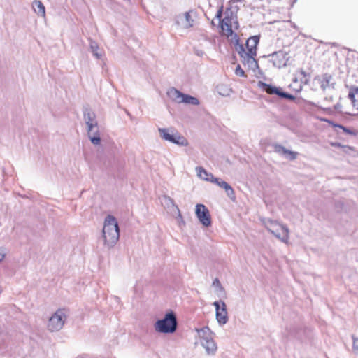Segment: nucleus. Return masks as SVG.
Wrapping results in <instances>:
<instances>
[{"instance_id":"f257e3e1","label":"nucleus","mask_w":358,"mask_h":358,"mask_svg":"<svg viewBox=\"0 0 358 358\" xmlns=\"http://www.w3.org/2000/svg\"><path fill=\"white\" fill-rule=\"evenodd\" d=\"M260 36H250L246 41L245 45L248 52H245L244 46H241L238 55L243 65H248V68L254 71L259 69V64L255 57L257 55V46L259 43Z\"/></svg>"},{"instance_id":"f03ea898","label":"nucleus","mask_w":358,"mask_h":358,"mask_svg":"<svg viewBox=\"0 0 358 358\" xmlns=\"http://www.w3.org/2000/svg\"><path fill=\"white\" fill-rule=\"evenodd\" d=\"M102 233L104 245L108 249L113 248L120 238L118 223L113 215H108L105 218Z\"/></svg>"},{"instance_id":"7ed1b4c3","label":"nucleus","mask_w":358,"mask_h":358,"mask_svg":"<svg viewBox=\"0 0 358 358\" xmlns=\"http://www.w3.org/2000/svg\"><path fill=\"white\" fill-rule=\"evenodd\" d=\"M154 326L156 331L159 333L173 334L178 327L176 313L173 310L166 312L164 317L157 320Z\"/></svg>"},{"instance_id":"20e7f679","label":"nucleus","mask_w":358,"mask_h":358,"mask_svg":"<svg viewBox=\"0 0 358 358\" xmlns=\"http://www.w3.org/2000/svg\"><path fill=\"white\" fill-rule=\"evenodd\" d=\"M158 131L160 137L166 141L180 146H187L188 145L186 138L173 128H159Z\"/></svg>"},{"instance_id":"39448f33","label":"nucleus","mask_w":358,"mask_h":358,"mask_svg":"<svg viewBox=\"0 0 358 358\" xmlns=\"http://www.w3.org/2000/svg\"><path fill=\"white\" fill-rule=\"evenodd\" d=\"M263 223L267 230L283 242L287 241L289 229L285 225H281L277 221L271 219H264Z\"/></svg>"},{"instance_id":"423d86ee","label":"nucleus","mask_w":358,"mask_h":358,"mask_svg":"<svg viewBox=\"0 0 358 358\" xmlns=\"http://www.w3.org/2000/svg\"><path fill=\"white\" fill-rule=\"evenodd\" d=\"M257 85L266 93L271 95H276L281 99H286L291 101H295L296 100V98L294 95L287 92H284L280 87H276L263 81H259Z\"/></svg>"},{"instance_id":"0eeeda50","label":"nucleus","mask_w":358,"mask_h":358,"mask_svg":"<svg viewBox=\"0 0 358 358\" xmlns=\"http://www.w3.org/2000/svg\"><path fill=\"white\" fill-rule=\"evenodd\" d=\"M66 320L65 309H58L49 319L48 327L51 331L60 330Z\"/></svg>"},{"instance_id":"6e6552de","label":"nucleus","mask_w":358,"mask_h":358,"mask_svg":"<svg viewBox=\"0 0 358 358\" xmlns=\"http://www.w3.org/2000/svg\"><path fill=\"white\" fill-rule=\"evenodd\" d=\"M83 120L87 125V131H92V128H97L98 122L96 113L92 110L89 104H85L82 108Z\"/></svg>"},{"instance_id":"1a4fd4ad","label":"nucleus","mask_w":358,"mask_h":358,"mask_svg":"<svg viewBox=\"0 0 358 358\" xmlns=\"http://www.w3.org/2000/svg\"><path fill=\"white\" fill-rule=\"evenodd\" d=\"M195 214L203 226L206 227L211 226L212 221L210 212L205 205L201 203L196 204Z\"/></svg>"},{"instance_id":"9d476101","label":"nucleus","mask_w":358,"mask_h":358,"mask_svg":"<svg viewBox=\"0 0 358 358\" xmlns=\"http://www.w3.org/2000/svg\"><path fill=\"white\" fill-rule=\"evenodd\" d=\"M213 305L215 308V316L217 322L220 325L225 324L229 320L225 302L222 300L216 301L213 302Z\"/></svg>"},{"instance_id":"9b49d317","label":"nucleus","mask_w":358,"mask_h":358,"mask_svg":"<svg viewBox=\"0 0 358 358\" xmlns=\"http://www.w3.org/2000/svg\"><path fill=\"white\" fill-rule=\"evenodd\" d=\"M288 53L282 50L273 52L268 55L271 57V62L273 66L278 68H281L287 66V62L289 60Z\"/></svg>"},{"instance_id":"f8f14e48","label":"nucleus","mask_w":358,"mask_h":358,"mask_svg":"<svg viewBox=\"0 0 358 358\" xmlns=\"http://www.w3.org/2000/svg\"><path fill=\"white\" fill-rule=\"evenodd\" d=\"M274 151L280 155L284 156L286 159L293 161L298 156V152L287 149L285 147L278 143L272 145Z\"/></svg>"},{"instance_id":"ddd939ff","label":"nucleus","mask_w":358,"mask_h":358,"mask_svg":"<svg viewBox=\"0 0 358 358\" xmlns=\"http://www.w3.org/2000/svg\"><path fill=\"white\" fill-rule=\"evenodd\" d=\"M213 183L217 185L221 188L224 189L227 194V196L232 200L234 201L236 199L235 192L231 186L228 184L227 182L223 180H220L219 178H213Z\"/></svg>"},{"instance_id":"4468645a","label":"nucleus","mask_w":358,"mask_h":358,"mask_svg":"<svg viewBox=\"0 0 358 358\" xmlns=\"http://www.w3.org/2000/svg\"><path fill=\"white\" fill-rule=\"evenodd\" d=\"M201 344L208 355H214L217 351V345L213 337H208V340H201Z\"/></svg>"},{"instance_id":"2eb2a0df","label":"nucleus","mask_w":358,"mask_h":358,"mask_svg":"<svg viewBox=\"0 0 358 358\" xmlns=\"http://www.w3.org/2000/svg\"><path fill=\"white\" fill-rule=\"evenodd\" d=\"M286 331L287 332V336H292L299 340L302 339V334L303 333V329L302 327L299 325H292L290 327H287Z\"/></svg>"},{"instance_id":"dca6fc26","label":"nucleus","mask_w":358,"mask_h":358,"mask_svg":"<svg viewBox=\"0 0 358 358\" xmlns=\"http://www.w3.org/2000/svg\"><path fill=\"white\" fill-rule=\"evenodd\" d=\"M87 136L93 145H98L101 143V139L99 125L97 126V128H92V131H87Z\"/></svg>"},{"instance_id":"f3484780","label":"nucleus","mask_w":358,"mask_h":358,"mask_svg":"<svg viewBox=\"0 0 358 358\" xmlns=\"http://www.w3.org/2000/svg\"><path fill=\"white\" fill-rule=\"evenodd\" d=\"M197 175L199 177L202 178L204 180L210 181L213 183V178H216L211 173H208L204 168L202 166H197L196 168Z\"/></svg>"},{"instance_id":"a211bd4d","label":"nucleus","mask_w":358,"mask_h":358,"mask_svg":"<svg viewBox=\"0 0 358 358\" xmlns=\"http://www.w3.org/2000/svg\"><path fill=\"white\" fill-rule=\"evenodd\" d=\"M348 98L350 99L353 107L358 109V87H350L348 93Z\"/></svg>"},{"instance_id":"6ab92c4d","label":"nucleus","mask_w":358,"mask_h":358,"mask_svg":"<svg viewBox=\"0 0 358 358\" xmlns=\"http://www.w3.org/2000/svg\"><path fill=\"white\" fill-rule=\"evenodd\" d=\"M333 79V76L329 73H324L322 75V80L321 82V88L323 90H325L327 87H332L333 89L335 87V83H331Z\"/></svg>"},{"instance_id":"aec40b11","label":"nucleus","mask_w":358,"mask_h":358,"mask_svg":"<svg viewBox=\"0 0 358 358\" xmlns=\"http://www.w3.org/2000/svg\"><path fill=\"white\" fill-rule=\"evenodd\" d=\"M184 93L181 92L178 90L171 87L168 92V96L175 102L180 103V100L182 99Z\"/></svg>"},{"instance_id":"412c9836","label":"nucleus","mask_w":358,"mask_h":358,"mask_svg":"<svg viewBox=\"0 0 358 358\" xmlns=\"http://www.w3.org/2000/svg\"><path fill=\"white\" fill-rule=\"evenodd\" d=\"M180 103L197 106L199 104V101L196 97L192 96L189 94H183L182 99L180 100Z\"/></svg>"},{"instance_id":"4be33fe9","label":"nucleus","mask_w":358,"mask_h":358,"mask_svg":"<svg viewBox=\"0 0 358 358\" xmlns=\"http://www.w3.org/2000/svg\"><path fill=\"white\" fill-rule=\"evenodd\" d=\"M32 6L34 11L41 16L45 15V8L44 5L41 1L34 0L32 3Z\"/></svg>"},{"instance_id":"5701e85b","label":"nucleus","mask_w":358,"mask_h":358,"mask_svg":"<svg viewBox=\"0 0 358 358\" xmlns=\"http://www.w3.org/2000/svg\"><path fill=\"white\" fill-rule=\"evenodd\" d=\"M327 122L331 124L333 127H338V128H340L341 129L344 133L347 134H349V135H351V136H356L357 135V131L354 129H351L348 127H344L343 125L342 124H339L338 123H335L334 122L331 121V120H327Z\"/></svg>"},{"instance_id":"b1692460","label":"nucleus","mask_w":358,"mask_h":358,"mask_svg":"<svg viewBox=\"0 0 358 358\" xmlns=\"http://www.w3.org/2000/svg\"><path fill=\"white\" fill-rule=\"evenodd\" d=\"M199 334L201 340H208V337H212L213 332L208 327H204L200 329H196Z\"/></svg>"},{"instance_id":"393cba45","label":"nucleus","mask_w":358,"mask_h":358,"mask_svg":"<svg viewBox=\"0 0 358 358\" xmlns=\"http://www.w3.org/2000/svg\"><path fill=\"white\" fill-rule=\"evenodd\" d=\"M90 51L96 59H100L102 56L101 52L99 51V47L95 41H90Z\"/></svg>"},{"instance_id":"a878e982","label":"nucleus","mask_w":358,"mask_h":358,"mask_svg":"<svg viewBox=\"0 0 358 358\" xmlns=\"http://www.w3.org/2000/svg\"><path fill=\"white\" fill-rule=\"evenodd\" d=\"M217 92L222 96H227L231 92V89L225 85H219L217 86Z\"/></svg>"},{"instance_id":"bb28decb","label":"nucleus","mask_w":358,"mask_h":358,"mask_svg":"<svg viewBox=\"0 0 358 358\" xmlns=\"http://www.w3.org/2000/svg\"><path fill=\"white\" fill-rule=\"evenodd\" d=\"M299 72L303 76V77L300 78V83L303 85L309 84L310 73H306L303 69H300Z\"/></svg>"},{"instance_id":"cd10ccee","label":"nucleus","mask_w":358,"mask_h":358,"mask_svg":"<svg viewBox=\"0 0 358 358\" xmlns=\"http://www.w3.org/2000/svg\"><path fill=\"white\" fill-rule=\"evenodd\" d=\"M235 17L233 15H227L224 19L220 20V27L222 29H224V26L231 24L232 19Z\"/></svg>"},{"instance_id":"c85d7f7f","label":"nucleus","mask_w":358,"mask_h":358,"mask_svg":"<svg viewBox=\"0 0 358 358\" xmlns=\"http://www.w3.org/2000/svg\"><path fill=\"white\" fill-rule=\"evenodd\" d=\"M233 38L234 40V45L236 48V51L238 52V51H240L241 46H243V44L240 43V38L237 34H234V35L233 36Z\"/></svg>"},{"instance_id":"c756f323","label":"nucleus","mask_w":358,"mask_h":358,"mask_svg":"<svg viewBox=\"0 0 358 358\" xmlns=\"http://www.w3.org/2000/svg\"><path fill=\"white\" fill-rule=\"evenodd\" d=\"M185 20L187 22V25L185 26V27H191L193 26V22H194V20L192 18L191 15H190V13L189 12H185Z\"/></svg>"},{"instance_id":"7c9ffc66","label":"nucleus","mask_w":358,"mask_h":358,"mask_svg":"<svg viewBox=\"0 0 358 358\" xmlns=\"http://www.w3.org/2000/svg\"><path fill=\"white\" fill-rule=\"evenodd\" d=\"M235 73L236 76L240 77L245 78L247 77V75L245 74L243 69L241 67L239 64L237 65L236 69H235Z\"/></svg>"},{"instance_id":"2f4dec72","label":"nucleus","mask_w":358,"mask_h":358,"mask_svg":"<svg viewBox=\"0 0 358 358\" xmlns=\"http://www.w3.org/2000/svg\"><path fill=\"white\" fill-rule=\"evenodd\" d=\"M352 338L353 341V343H352L353 352L356 355H358V338H357L354 335H352Z\"/></svg>"},{"instance_id":"473e14b6","label":"nucleus","mask_w":358,"mask_h":358,"mask_svg":"<svg viewBox=\"0 0 358 358\" xmlns=\"http://www.w3.org/2000/svg\"><path fill=\"white\" fill-rule=\"evenodd\" d=\"M213 285L217 288L219 289L220 291L221 292H224V289L223 288V287L222 286L220 280L217 279V278H215L213 282Z\"/></svg>"},{"instance_id":"72a5a7b5","label":"nucleus","mask_w":358,"mask_h":358,"mask_svg":"<svg viewBox=\"0 0 358 358\" xmlns=\"http://www.w3.org/2000/svg\"><path fill=\"white\" fill-rule=\"evenodd\" d=\"M239 10V6H233L232 5V8H231V10H229V11H230V13L231 15H233L236 19H237V13H238V11Z\"/></svg>"},{"instance_id":"f704fd0d","label":"nucleus","mask_w":358,"mask_h":358,"mask_svg":"<svg viewBox=\"0 0 358 358\" xmlns=\"http://www.w3.org/2000/svg\"><path fill=\"white\" fill-rule=\"evenodd\" d=\"M222 14H223V6L222 5L217 10V13L215 17V18L219 20V22H220V20H222Z\"/></svg>"},{"instance_id":"c9c22d12","label":"nucleus","mask_w":358,"mask_h":358,"mask_svg":"<svg viewBox=\"0 0 358 358\" xmlns=\"http://www.w3.org/2000/svg\"><path fill=\"white\" fill-rule=\"evenodd\" d=\"M243 1L244 0H229L228 2L229 6L226 9V13H227L228 10H231V8H232V5L234 3H237V2H243Z\"/></svg>"},{"instance_id":"e433bc0d","label":"nucleus","mask_w":358,"mask_h":358,"mask_svg":"<svg viewBox=\"0 0 358 358\" xmlns=\"http://www.w3.org/2000/svg\"><path fill=\"white\" fill-rule=\"evenodd\" d=\"M226 27L228 36H233L236 33L233 31L231 24L227 25Z\"/></svg>"},{"instance_id":"4c0bfd02","label":"nucleus","mask_w":358,"mask_h":358,"mask_svg":"<svg viewBox=\"0 0 358 358\" xmlns=\"http://www.w3.org/2000/svg\"><path fill=\"white\" fill-rule=\"evenodd\" d=\"M341 108H342V105H341L340 103H337L334 106V109H335L336 110H339Z\"/></svg>"},{"instance_id":"58836bf2","label":"nucleus","mask_w":358,"mask_h":358,"mask_svg":"<svg viewBox=\"0 0 358 358\" xmlns=\"http://www.w3.org/2000/svg\"><path fill=\"white\" fill-rule=\"evenodd\" d=\"M303 84H301H301H300V85L299 86V87H297L296 89H295V90H294L296 91V93L300 92L302 90V89H303Z\"/></svg>"},{"instance_id":"ea45409f","label":"nucleus","mask_w":358,"mask_h":358,"mask_svg":"<svg viewBox=\"0 0 358 358\" xmlns=\"http://www.w3.org/2000/svg\"><path fill=\"white\" fill-rule=\"evenodd\" d=\"M204 54V52L202 50H197L196 55L199 56H202Z\"/></svg>"},{"instance_id":"a19ab883","label":"nucleus","mask_w":358,"mask_h":358,"mask_svg":"<svg viewBox=\"0 0 358 358\" xmlns=\"http://www.w3.org/2000/svg\"><path fill=\"white\" fill-rule=\"evenodd\" d=\"M5 254L0 252V262L4 259Z\"/></svg>"},{"instance_id":"79ce46f5","label":"nucleus","mask_w":358,"mask_h":358,"mask_svg":"<svg viewBox=\"0 0 358 358\" xmlns=\"http://www.w3.org/2000/svg\"><path fill=\"white\" fill-rule=\"evenodd\" d=\"M293 82H294V83H297V82H298V79H297V78H294L293 79Z\"/></svg>"},{"instance_id":"37998d69","label":"nucleus","mask_w":358,"mask_h":358,"mask_svg":"<svg viewBox=\"0 0 358 358\" xmlns=\"http://www.w3.org/2000/svg\"><path fill=\"white\" fill-rule=\"evenodd\" d=\"M235 26H236V28H237L238 26V22L237 21L235 22Z\"/></svg>"},{"instance_id":"c03bdc74","label":"nucleus","mask_w":358,"mask_h":358,"mask_svg":"<svg viewBox=\"0 0 358 358\" xmlns=\"http://www.w3.org/2000/svg\"><path fill=\"white\" fill-rule=\"evenodd\" d=\"M235 26H236V28H237L238 26V22L237 21L235 22Z\"/></svg>"},{"instance_id":"a18cd8bd","label":"nucleus","mask_w":358,"mask_h":358,"mask_svg":"<svg viewBox=\"0 0 358 358\" xmlns=\"http://www.w3.org/2000/svg\"><path fill=\"white\" fill-rule=\"evenodd\" d=\"M211 24H212L213 26H215V22H214V21H213V20L211 22Z\"/></svg>"},{"instance_id":"49530a36","label":"nucleus","mask_w":358,"mask_h":358,"mask_svg":"<svg viewBox=\"0 0 358 358\" xmlns=\"http://www.w3.org/2000/svg\"><path fill=\"white\" fill-rule=\"evenodd\" d=\"M169 201H170L172 203H173V201L171 199H169Z\"/></svg>"},{"instance_id":"de8ad7c7","label":"nucleus","mask_w":358,"mask_h":358,"mask_svg":"<svg viewBox=\"0 0 358 358\" xmlns=\"http://www.w3.org/2000/svg\"><path fill=\"white\" fill-rule=\"evenodd\" d=\"M179 217H180V218H182V215H181V214H180V213H179Z\"/></svg>"},{"instance_id":"09e8293b","label":"nucleus","mask_w":358,"mask_h":358,"mask_svg":"<svg viewBox=\"0 0 358 358\" xmlns=\"http://www.w3.org/2000/svg\"><path fill=\"white\" fill-rule=\"evenodd\" d=\"M176 208H177V210H178V212H180L179 208H178V206H176Z\"/></svg>"},{"instance_id":"8fccbe9b","label":"nucleus","mask_w":358,"mask_h":358,"mask_svg":"<svg viewBox=\"0 0 358 358\" xmlns=\"http://www.w3.org/2000/svg\"><path fill=\"white\" fill-rule=\"evenodd\" d=\"M296 1V0H293V3H295Z\"/></svg>"}]
</instances>
